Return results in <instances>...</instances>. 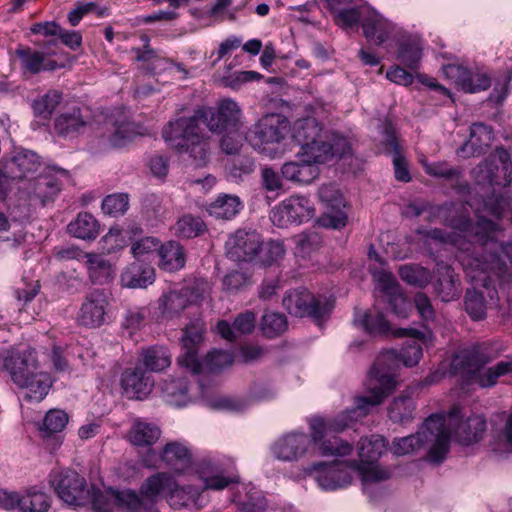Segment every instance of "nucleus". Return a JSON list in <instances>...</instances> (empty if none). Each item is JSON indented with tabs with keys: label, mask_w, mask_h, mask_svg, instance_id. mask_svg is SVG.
<instances>
[{
	"label": "nucleus",
	"mask_w": 512,
	"mask_h": 512,
	"mask_svg": "<svg viewBox=\"0 0 512 512\" xmlns=\"http://www.w3.org/2000/svg\"><path fill=\"white\" fill-rule=\"evenodd\" d=\"M240 108L231 99H223L217 108L201 107L192 116L170 121L162 130L163 139L180 153L188 154L196 167H205L211 157V137L202 125L213 133L237 131Z\"/></svg>",
	"instance_id": "1"
},
{
	"label": "nucleus",
	"mask_w": 512,
	"mask_h": 512,
	"mask_svg": "<svg viewBox=\"0 0 512 512\" xmlns=\"http://www.w3.org/2000/svg\"><path fill=\"white\" fill-rule=\"evenodd\" d=\"M395 337L410 338L407 345L399 353L389 350L381 353L376 358L367 380L369 395L356 397L359 415L367 416L371 407L380 405L396 388V372L399 364L413 367L422 358V346L424 335L415 329L400 328L392 332Z\"/></svg>",
	"instance_id": "2"
},
{
	"label": "nucleus",
	"mask_w": 512,
	"mask_h": 512,
	"mask_svg": "<svg viewBox=\"0 0 512 512\" xmlns=\"http://www.w3.org/2000/svg\"><path fill=\"white\" fill-rule=\"evenodd\" d=\"M472 231L476 251L472 255L461 257V265L473 281L480 282L488 289L492 277L504 279L509 274L508 265L499 252H502L512 264V241L500 242L502 228L484 217H480L474 223Z\"/></svg>",
	"instance_id": "3"
},
{
	"label": "nucleus",
	"mask_w": 512,
	"mask_h": 512,
	"mask_svg": "<svg viewBox=\"0 0 512 512\" xmlns=\"http://www.w3.org/2000/svg\"><path fill=\"white\" fill-rule=\"evenodd\" d=\"M357 403L351 410L345 411L333 419L322 417H314L310 420V434L312 445H318L320 453L327 455H348L352 451V446L343 442L339 437L331 435L345 430L349 426V422L357 421L362 418L356 412Z\"/></svg>",
	"instance_id": "4"
},
{
	"label": "nucleus",
	"mask_w": 512,
	"mask_h": 512,
	"mask_svg": "<svg viewBox=\"0 0 512 512\" xmlns=\"http://www.w3.org/2000/svg\"><path fill=\"white\" fill-rule=\"evenodd\" d=\"M387 450V441L380 435L361 438L358 443L359 463L354 464L357 467L363 481L378 482L390 477L387 469L377 465L378 459Z\"/></svg>",
	"instance_id": "5"
},
{
	"label": "nucleus",
	"mask_w": 512,
	"mask_h": 512,
	"mask_svg": "<svg viewBox=\"0 0 512 512\" xmlns=\"http://www.w3.org/2000/svg\"><path fill=\"white\" fill-rule=\"evenodd\" d=\"M36 45L41 47V50L25 46L18 48L15 52L25 73L36 75L41 71H54L62 66L58 61L62 55V49L57 39L36 42Z\"/></svg>",
	"instance_id": "6"
},
{
	"label": "nucleus",
	"mask_w": 512,
	"mask_h": 512,
	"mask_svg": "<svg viewBox=\"0 0 512 512\" xmlns=\"http://www.w3.org/2000/svg\"><path fill=\"white\" fill-rule=\"evenodd\" d=\"M288 129L289 121L285 117L278 114L266 115L255 126L253 145L261 153L274 157Z\"/></svg>",
	"instance_id": "7"
},
{
	"label": "nucleus",
	"mask_w": 512,
	"mask_h": 512,
	"mask_svg": "<svg viewBox=\"0 0 512 512\" xmlns=\"http://www.w3.org/2000/svg\"><path fill=\"white\" fill-rule=\"evenodd\" d=\"M450 225L455 229V231L450 234H446L443 230L437 228L418 230L417 232L425 238L440 243H450L455 246L459 251L457 258L461 263V257L464 255H472L476 251L474 232L472 231L474 224L468 217L460 216L457 219H452Z\"/></svg>",
	"instance_id": "8"
},
{
	"label": "nucleus",
	"mask_w": 512,
	"mask_h": 512,
	"mask_svg": "<svg viewBox=\"0 0 512 512\" xmlns=\"http://www.w3.org/2000/svg\"><path fill=\"white\" fill-rule=\"evenodd\" d=\"M50 484L57 496L68 505L83 506L90 500L86 479L75 470L52 472Z\"/></svg>",
	"instance_id": "9"
},
{
	"label": "nucleus",
	"mask_w": 512,
	"mask_h": 512,
	"mask_svg": "<svg viewBox=\"0 0 512 512\" xmlns=\"http://www.w3.org/2000/svg\"><path fill=\"white\" fill-rule=\"evenodd\" d=\"M474 173L479 183L507 187L512 183V160L510 153L503 147H497L481 162Z\"/></svg>",
	"instance_id": "10"
},
{
	"label": "nucleus",
	"mask_w": 512,
	"mask_h": 512,
	"mask_svg": "<svg viewBox=\"0 0 512 512\" xmlns=\"http://www.w3.org/2000/svg\"><path fill=\"white\" fill-rule=\"evenodd\" d=\"M0 507L6 510L17 508L20 512H47L51 498L36 486L28 487L22 493L0 489Z\"/></svg>",
	"instance_id": "11"
},
{
	"label": "nucleus",
	"mask_w": 512,
	"mask_h": 512,
	"mask_svg": "<svg viewBox=\"0 0 512 512\" xmlns=\"http://www.w3.org/2000/svg\"><path fill=\"white\" fill-rule=\"evenodd\" d=\"M206 283H195L193 286H186L179 291L173 290L165 293L159 299L158 309L165 318H174L182 311L193 305L199 304L206 292Z\"/></svg>",
	"instance_id": "12"
},
{
	"label": "nucleus",
	"mask_w": 512,
	"mask_h": 512,
	"mask_svg": "<svg viewBox=\"0 0 512 512\" xmlns=\"http://www.w3.org/2000/svg\"><path fill=\"white\" fill-rule=\"evenodd\" d=\"M38 370V361L34 350H8L0 353V372H8L16 385L26 384L32 372Z\"/></svg>",
	"instance_id": "13"
},
{
	"label": "nucleus",
	"mask_w": 512,
	"mask_h": 512,
	"mask_svg": "<svg viewBox=\"0 0 512 512\" xmlns=\"http://www.w3.org/2000/svg\"><path fill=\"white\" fill-rule=\"evenodd\" d=\"M314 208L308 198L304 196H291L276 206L270 215L274 225L287 227L292 223H302L312 218Z\"/></svg>",
	"instance_id": "14"
},
{
	"label": "nucleus",
	"mask_w": 512,
	"mask_h": 512,
	"mask_svg": "<svg viewBox=\"0 0 512 512\" xmlns=\"http://www.w3.org/2000/svg\"><path fill=\"white\" fill-rule=\"evenodd\" d=\"M109 305L105 290L94 289L89 292L77 313L76 322L86 328H98L105 322L106 309Z\"/></svg>",
	"instance_id": "15"
},
{
	"label": "nucleus",
	"mask_w": 512,
	"mask_h": 512,
	"mask_svg": "<svg viewBox=\"0 0 512 512\" xmlns=\"http://www.w3.org/2000/svg\"><path fill=\"white\" fill-rule=\"evenodd\" d=\"M90 499L95 512H111L114 506L121 507L129 512H136L141 506L139 495L131 490L116 491L112 488L104 492L93 490Z\"/></svg>",
	"instance_id": "16"
},
{
	"label": "nucleus",
	"mask_w": 512,
	"mask_h": 512,
	"mask_svg": "<svg viewBox=\"0 0 512 512\" xmlns=\"http://www.w3.org/2000/svg\"><path fill=\"white\" fill-rule=\"evenodd\" d=\"M182 331L181 342L183 354L178 358V362L182 366L189 368L195 374L201 373L202 364L198 359V349L205 332L204 322L196 319Z\"/></svg>",
	"instance_id": "17"
},
{
	"label": "nucleus",
	"mask_w": 512,
	"mask_h": 512,
	"mask_svg": "<svg viewBox=\"0 0 512 512\" xmlns=\"http://www.w3.org/2000/svg\"><path fill=\"white\" fill-rule=\"evenodd\" d=\"M492 359L490 348L485 343L476 344L459 350L452 358L451 368L454 373L472 376Z\"/></svg>",
	"instance_id": "18"
},
{
	"label": "nucleus",
	"mask_w": 512,
	"mask_h": 512,
	"mask_svg": "<svg viewBox=\"0 0 512 512\" xmlns=\"http://www.w3.org/2000/svg\"><path fill=\"white\" fill-rule=\"evenodd\" d=\"M262 243L255 230L239 229L226 242L227 254L235 261H251L260 252Z\"/></svg>",
	"instance_id": "19"
},
{
	"label": "nucleus",
	"mask_w": 512,
	"mask_h": 512,
	"mask_svg": "<svg viewBox=\"0 0 512 512\" xmlns=\"http://www.w3.org/2000/svg\"><path fill=\"white\" fill-rule=\"evenodd\" d=\"M283 306L291 315L296 317L309 316L316 320L321 319L326 312V305H323L307 289L287 292L283 298Z\"/></svg>",
	"instance_id": "20"
},
{
	"label": "nucleus",
	"mask_w": 512,
	"mask_h": 512,
	"mask_svg": "<svg viewBox=\"0 0 512 512\" xmlns=\"http://www.w3.org/2000/svg\"><path fill=\"white\" fill-rule=\"evenodd\" d=\"M40 166L39 156L26 149L16 150L11 156L0 161V167H4V172L12 180H22L37 172Z\"/></svg>",
	"instance_id": "21"
},
{
	"label": "nucleus",
	"mask_w": 512,
	"mask_h": 512,
	"mask_svg": "<svg viewBox=\"0 0 512 512\" xmlns=\"http://www.w3.org/2000/svg\"><path fill=\"white\" fill-rule=\"evenodd\" d=\"M311 449V437L304 433L286 434L278 439L272 447L275 457L283 461H296L307 455Z\"/></svg>",
	"instance_id": "22"
},
{
	"label": "nucleus",
	"mask_w": 512,
	"mask_h": 512,
	"mask_svg": "<svg viewBox=\"0 0 512 512\" xmlns=\"http://www.w3.org/2000/svg\"><path fill=\"white\" fill-rule=\"evenodd\" d=\"M493 140L491 126L481 122L473 123L470 127V139L457 150V154L463 158L480 156L487 151Z\"/></svg>",
	"instance_id": "23"
},
{
	"label": "nucleus",
	"mask_w": 512,
	"mask_h": 512,
	"mask_svg": "<svg viewBox=\"0 0 512 512\" xmlns=\"http://www.w3.org/2000/svg\"><path fill=\"white\" fill-rule=\"evenodd\" d=\"M121 385L129 398L142 399L150 393L153 380L143 367L136 366L122 373Z\"/></svg>",
	"instance_id": "24"
},
{
	"label": "nucleus",
	"mask_w": 512,
	"mask_h": 512,
	"mask_svg": "<svg viewBox=\"0 0 512 512\" xmlns=\"http://www.w3.org/2000/svg\"><path fill=\"white\" fill-rule=\"evenodd\" d=\"M437 276L438 278L433 284L435 295L443 302L457 299L461 293V282L454 269L448 265L438 266Z\"/></svg>",
	"instance_id": "25"
},
{
	"label": "nucleus",
	"mask_w": 512,
	"mask_h": 512,
	"mask_svg": "<svg viewBox=\"0 0 512 512\" xmlns=\"http://www.w3.org/2000/svg\"><path fill=\"white\" fill-rule=\"evenodd\" d=\"M30 199L39 201L41 206L54 201L61 191V182L53 174H42L30 182Z\"/></svg>",
	"instance_id": "26"
},
{
	"label": "nucleus",
	"mask_w": 512,
	"mask_h": 512,
	"mask_svg": "<svg viewBox=\"0 0 512 512\" xmlns=\"http://www.w3.org/2000/svg\"><path fill=\"white\" fill-rule=\"evenodd\" d=\"M161 460L176 473H182L190 467L192 455L190 450L181 442L167 443L161 451Z\"/></svg>",
	"instance_id": "27"
},
{
	"label": "nucleus",
	"mask_w": 512,
	"mask_h": 512,
	"mask_svg": "<svg viewBox=\"0 0 512 512\" xmlns=\"http://www.w3.org/2000/svg\"><path fill=\"white\" fill-rule=\"evenodd\" d=\"M85 258L88 277L93 284L105 285L113 281L114 267L102 254L87 253Z\"/></svg>",
	"instance_id": "28"
},
{
	"label": "nucleus",
	"mask_w": 512,
	"mask_h": 512,
	"mask_svg": "<svg viewBox=\"0 0 512 512\" xmlns=\"http://www.w3.org/2000/svg\"><path fill=\"white\" fill-rule=\"evenodd\" d=\"M363 33L366 39L377 46L385 43L393 33V25L377 13L365 17L362 22Z\"/></svg>",
	"instance_id": "29"
},
{
	"label": "nucleus",
	"mask_w": 512,
	"mask_h": 512,
	"mask_svg": "<svg viewBox=\"0 0 512 512\" xmlns=\"http://www.w3.org/2000/svg\"><path fill=\"white\" fill-rule=\"evenodd\" d=\"M325 134L321 122L315 116L297 119L292 126V138L301 148Z\"/></svg>",
	"instance_id": "30"
},
{
	"label": "nucleus",
	"mask_w": 512,
	"mask_h": 512,
	"mask_svg": "<svg viewBox=\"0 0 512 512\" xmlns=\"http://www.w3.org/2000/svg\"><path fill=\"white\" fill-rule=\"evenodd\" d=\"M85 126L86 121L79 107H72L61 113L54 122L55 132L64 137H74L78 135Z\"/></svg>",
	"instance_id": "31"
},
{
	"label": "nucleus",
	"mask_w": 512,
	"mask_h": 512,
	"mask_svg": "<svg viewBox=\"0 0 512 512\" xmlns=\"http://www.w3.org/2000/svg\"><path fill=\"white\" fill-rule=\"evenodd\" d=\"M154 279V269L141 261L131 263L121 274V281L129 288H142L151 284Z\"/></svg>",
	"instance_id": "32"
},
{
	"label": "nucleus",
	"mask_w": 512,
	"mask_h": 512,
	"mask_svg": "<svg viewBox=\"0 0 512 512\" xmlns=\"http://www.w3.org/2000/svg\"><path fill=\"white\" fill-rule=\"evenodd\" d=\"M200 497L201 488L199 487L193 485H175L168 495V503L174 509L189 507L200 509L202 506L199 503Z\"/></svg>",
	"instance_id": "33"
},
{
	"label": "nucleus",
	"mask_w": 512,
	"mask_h": 512,
	"mask_svg": "<svg viewBox=\"0 0 512 512\" xmlns=\"http://www.w3.org/2000/svg\"><path fill=\"white\" fill-rule=\"evenodd\" d=\"M69 234L83 240H94L100 233L98 220L89 212H80L67 227Z\"/></svg>",
	"instance_id": "34"
},
{
	"label": "nucleus",
	"mask_w": 512,
	"mask_h": 512,
	"mask_svg": "<svg viewBox=\"0 0 512 512\" xmlns=\"http://www.w3.org/2000/svg\"><path fill=\"white\" fill-rule=\"evenodd\" d=\"M281 172L287 180L308 184L318 175V168L316 165L306 162L305 157H302L299 161L285 163Z\"/></svg>",
	"instance_id": "35"
},
{
	"label": "nucleus",
	"mask_w": 512,
	"mask_h": 512,
	"mask_svg": "<svg viewBox=\"0 0 512 512\" xmlns=\"http://www.w3.org/2000/svg\"><path fill=\"white\" fill-rule=\"evenodd\" d=\"M18 386L27 389L25 399L40 402L48 394L52 386V380L48 373L36 370L28 376L26 384Z\"/></svg>",
	"instance_id": "36"
},
{
	"label": "nucleus",
	"mask_w": 512,
	"mask_h": 512,
	"mask_svg": "<svg viewBox=\"0 0 512 512\" xmlns=\"http://www.w3.org/2000/svg\"><path fill=\"white\" fill-rule=\"evenodd\" d=\"M380 282L385 292L390 295L389 306L392 311L400 317H406L407 308L410 307V303L402 294L398 293V283L396 282L393 274L390 272H383L380 276Z\"/></svg>",
	"instance_id": "37"
},
{
	"label": "nucleus",
	"mask_w": 512,
	"mask_h": 512,
	"mask_svg": "<svg viewBox=\"0 0 512 512\" xmlns=\"http://www.w3.org/2000/svg\"><path fill=\"white\" fill-rule=\"evenodd\" d=\"M326 134L301 148L299 154L312 165L325 163L333 157V146L327 141Z\"/></svg>",
	"instance_id": "38"
},
{
	"label": "nucleus",
	"mask_w": 512,
	"mask_h": 512,
	"mask_svg": "<svg viewBox=\"0 0 512 512\" xmlns=\"http://www.w3.org/2000/svg\"><path fill=\"white\" fill-rule=\"evenodd\" d=\"M158 254L160 257L159 265L166 271L172 272L179 270L185 265L184 250L182 246L175 241L161 244Z\"/></svg>",
	"instance_id": "39"
},
{
	"label": "nucleus",
	"mask_w": 512,
	"mask_h": 512,
	"mask_svg": "<svg viewBox=\"0 0 512 512\" xmlns=\"http://www.w3.org/2000/svg\"><path fill=\"white\" fill-rule=\"evenodd\" d=\"M485 430L486 420L482 416L474 415L461 423L455 434L461 443L469 445L482 439Z\"/></svg>",
	"instance_id": "40"
},
{
	"label": "nucleus",
	"mask_w": 512,
	"mask_h": 512,
	"mask_svg": "<svg viewBox=\"0 0 512 512\" xmlns=\"http://www.w3.org/2000/svg\"><path fill=\"white\" fill-rule=\"evenodd\" d=\"M160 429L150 423L137 421L128 431V440L136 446H151L160 437Z\"/></svg>",
	"instance_id": "41"
},
{
	"label": "nucleus",
	"mask_w": 512,
	"mask_h": 512,
	"mask_svg": "<svg viewBox=\"0 0 512 512\" xmlns=\"http://www.w3.org/2000/svg\"><path fill=\"white\" fill-rule=\"evenodd\" d=\"M62 97V93L55 89L48 90L44 94L39 95L32 103L35 116L49 119L61 103Z\"/></svg>",
	"instance_id": "42"
},
{
	"label": "nucleus",
	"mask_w": 512,
	"mask_h": 512,
	"mask_svg": "<svg viewBox=\"0 0 512 512\" xmlns=\"http://www.w3.org/2000/svg\"><path fill=\"white\" fill-rule=\"evenodd\" d=\"M360 326L370 335L386 336L390 333L391 327L383 313L377 310L366 311L360 320H356Z\"/></svg>",
	"instance_id": "43"
},
{
	"label": "nucleus",
	"mask_w": 512,
	"mask_h": 512,
	"mask_svg": "<svg viewBox=\"0 0 512 512\" xmlns=\"http://www.w3.org/2000/svg\"><path fill=\"white\" fill-rule=\"evenodd\" d=\"M464 307L469 317L474 321L483 320L487 315V301L482 291L467 289L464 296Z\"/></svg>",
	"instance_id": "44"
},
{
	"label": "nucleus",
	"mask_w": 512,
	"mask_h": 512,
	"mask_svg": "<svg viewBox=\"0 0 512 512\" xmlns=\"http://www.w3.org/2000/svg\"><path fill=\"white\" fill-rule=\"evenodd\" d=\"M241 202L238 197L223 195L209 205L210 215L224 220L233 218L240 210Z\"/></svg>",
	"instance_id": "45"
},
{
	"label": "nucleus",
	"mask_w": 512,
	"mask_h": 512,
	"mask_svg": "<svg viewBox=\"0 0 512 512\" xmlns=\"http://www.w3.org/2000/svg\"><path fill=\"white\" fill-rule=\"evenodd\" d=\"M143 364L150 371H162L170 366L171 354L163 346L150 347L143 353Z\"/></svg>",
	"instance_id": "46"
},
{
	"label": "nucleus",
	"mask_w": 512,
	"mask_h": 512,
	"mask_svg": "<svg viewBox=\"0 0 512 512\" xmlns=\"http://www.w3.org/2000/svg\"><path fill=\"white\" fill-rule=\"evenodd\" d=\"M171 485V476L165 472H158L148 477L140 488L142 498L154 501L160 493Z\"/></svg>",
	"instance_id": "47"
},
{
	"label": "nucleus",
	"mask_w": 512,
	"mask_h": 512,
	"mask_svg": "<svg viewBox=\"0 0 512 512\" xmlns=\"http://www.w3.org/2000/svg\"><path fill=\"white\" fill-rule=\"evenodd\" d=\"M415 404L411 397L400 396L395 398L388 407V416L395 423H406L413 417Z\"/></svg>",
	"instance_id": "48"
},
{
	"label": "nucleus",
	"mask_w": 512,
	"mask_h": 512,
	"mask_svg": "<svg viewBox=\"0 0 512 512\" xmlns=\"http://www.w3.org/2000/svg\"><path fill=\"white\" fill-rule=\"evenodd\" d=\"M175 234L178 237L190 239L204 233L206 226L200 217L190 214L182 216L175 224Z\"/></svg>",
	"instance_id": "49"
},
{
	"label": "nucleus",
	"mask_w": 512,
	"mask_h": 512,
	"mask_svg": "<svg viewBox=\"0 0 512 512\" xmlns=\"http://www.w3.org/2000/svg\"><path fill=\"white\" fill-rule=\"evenodd\" d=\"M287 329V319L284 314L266 312L262 316L261 330L267 338H275Z\"/></svg>",
	"instance_id": "50"
},
{
	"label": "nucleus",
	"mask_w": 512,
	"mask_h": 512,
	"mask_svg": "<svg viewBox=\"0 0 512 512\" xmlns=\"http://www.w3.org/2000/svg\"><path fill=\"white\" fill-rule=\"evenodd\" d=\"M504 375L512 376V360L500 361L477 375L476 381L482 387H491L497 383L499 377Z\"/></svg>",
	"instance_id": "51"
},
{
	"label": "nucleus",
	"mask_w": 512,
	"mask_h": 512,
	"mask_svg": "<svg viewBox=\"0 0 512 512\" xmlns=\"http://www.w3.org/2000/svg\"><path fill=\"white\" fill-rule=\"evenodd\" d=\"M400 278L410 285L424 287L431 279L430 271L417 265H404L399 268Z\"/></svg>",
	"instance_id": "52"
},
{
	"label": "nucleus",
	"mask_w": 512,
	"mask_h": 512,
	"mask_svg": "<svg viewBox=\"0 0 512 512\" xmlns=\"http://www.w3.org/2000/svg\"><path fill=\"white\" fill-rule=\"evenodd\" d=\"M397 59L408 69L416 71L421 60V49L415 42H403L399 46Z\"/></svg>",
	"instance_id": "53"
},
{
	"label": "nucleus",
	"mask_w": 512,
	"mask_h": 512,
	"mask_svg": "<svg viewBox=\"0 0 512 512\" xmlns=\"http://www.w3.org/2000/svg\"><path fill=\"white\" fill-rule=\"evenodd\" d=\"M296 249L301 254H309L322 244V236L315 229L304 231L292 238Z\"/></svg>",
	"instance_id": "54"
},
{
	"label": "nucleus",
	"mask_w": 512,
	"mask_h": 512,
	"mask_svg": "<svg viewBox=\"0 0 512 512\" xmlns=\"http://www.w3.org/2000/svg\"><path fill=\"white\" fill-rule=\"evenodd\" d=\"M426 443H428V439L423 438L421 432H417L414 435L394 440L392 450L395 455H407L417 451Z\"/></svg>",
	"instance_id": "55"
},
{
	"label": "nucleus",
	"mask_w": 512,
	"mask_h": 512,
	"mask_svg": "<svg viewBox=\"0 0 512 512\" xmlns=\"http://www.w3.org/2000/svg\"><path fill=\"white\" fill-rule=\"evenodd\" d=\"M425 173L432 177L444 178L446 180L458 179L461 175L459 168L450 166L447 162L429 163L427 160L420 162Z\"/></svg>",
	"instance_id": "56"
},
{
	"label": "nucleus",
	"mask_w": 512,
	"mask_h": 512,
	"mask_svg": "<svg viewBox=\"0 0 512 512\" xmlns=\"http://www.w3.org/2000/svg\"><path fill=\"white\" fill-rule=\"evenodd\" d=\"M129 206V197L124 193L108 195L102 202V210L110 216H119L126 212Z\"/></svg>",
	"instance_id": "57"
},
{
	"label": "nucleus",
	"mask_w": 512,
	"mask_h": 512,
	"mask_svg": "<svg viewBox=\"0 0 512 512\" xmlns=\"http://www.w3.org/2000/svg\"><path fill=\"white\" fill-rule=\"evenodd\" d=\"M419 432L422 433L423 438L428 439V442H431L433 437L440 436V433L441 435L450 433L446 427L445 417L439 414L427 418Z\"/></svg>",
	"instance_id": "58"
},
{
	"label": "nucleus",
	"mask_w": 512,
	"mask_h": 512,
	"mask_svg": "<svg viewBox=\"0 0 512 512\" xmlns=\"http://www.w3.org/2000/svg\"><path fill=\"white\" fill-rule=\"evenodd\" d=\"M160 247L161 242L158 238L147 236L135 241L132 244L131 252L135 258L140 259L155 252L159 253Z\"/></svg>",
	"instance_id": "59"
},
{
	"label": "nucleus",
	"mask_w": 512,
	"mask_h": 512,
	"mask_svg": "<svg viewBox=\"0 0 512 512\" xmlns=\"http://www.w3.org/2000/svg\"><path fill=\"white\" fill-rule=\"evenodd\" d=\"M68 423V415L58 409H52L46 413L44 418V431L53 434L61 432Z\"/></svg>",
	"instance_id": "60"
},
{
	"label": "nucleus",
	"mask_w": 512,
	"mask_h": 512,
	"mask_svg": "<svg viewBox=\"0 0 512 512\" xmlns=\"http://www.w3.org/2000/svg\"><path fill=\"white\" fill-rule=\"evenodd\" d=\"M443 72L448 79L452 80L464 92L465 90H471L468 82H466L470 72L467 68L458 64H448L443 68Z\"/></svg>",
	"instance_id": "61"
},
{
	"label": "nucleus",
	"mask_w": 512,
	"mask_h": 512,
	"mask_svg": "<svg viewBox=\"0 0 512 512\" xmlns=\"http://www.w3.org/2000/svg\"><path fill=\"white\" fill-rule=\"evenodd\" d=\"M202 367L205 366L209 371H216L232 364V356L225 351H213L207 354Z\"/></svg>",
	"instance_id": "62"
},
{
	"label": "nucleus",
	"mask_w": 512,
	"mask_h": 512,
	"mask_svg": "<svg viewBox=\"0 0 512 512\" xmlns=\"http://www.w3.org/2000/svg\"><path fill=\"white\" fill-rule=\"evenodd\" d=\"M263 76L255 71H239L229 76L223 78V83L225 86L230 87L232 89H238L242 84L258 81Z\"/></svg>",
	"instance_id": "63"
},
{
	"label": "nucleus",
	"mask_w": 512,
	"mask_h": 512,
	"mask_svg": "<svg viewBox=\"0 0 512 512\" xmlns=\"http://www.w3.org/2000/svg\"><path fill=\"white\" fill-rule=\"evenodd\" d=\"M101 242L104 244L103 249L111 254L119 249H122L126 243L122 236V230L117 227H112L109 232L102 237Z\"/></svg>",
	"instance_id": "64"
}]
</instances>
